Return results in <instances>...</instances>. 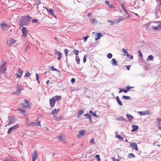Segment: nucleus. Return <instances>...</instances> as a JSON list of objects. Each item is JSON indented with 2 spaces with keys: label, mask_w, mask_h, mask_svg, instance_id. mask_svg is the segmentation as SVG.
I'll list each match as a JSON object with an SVG mask.
<instances>
[{
  "label": "nucleus",
  "mask_w": 161,
  "mask_h": 161,
  "mask_svg": "<svg viewBox=\"0 0 161 161\" xmlns=\"http://www.w3.org/2000/svg\"><path fill=\"white\" fill-rule=\"evenodd\" d=\"M22 20L20 24V26L27 25L30 20L29 17L24 16L22 17Z\"/></svg>",
  "instance_id": "nucleus-1"
},
{
  "label": "nucleus",
  "mask_w": 161,
  "mask_h": 161,
  "mask_svg": "<svg viewBox=\"0 0 161 161\" xmlns=\"http://www.w3.org/2000/svg\"><path fill=\"white\" fill-rule=\"evenodd\" d=\"M23 26H20V29L21 30L23 34V37L25 38L27 36L28 31L26 28L24 27Z\"/></svg>",
  "instance_id": "nucleus-2"
},
{
  "label": "nucleus",
  "mask_w": 161,
  "mask_h": 161,
  "mask_svg": "<svg viewBox=\"0 0 161 161\" xmlns=\"http://www.w3.org/2000/svg\"><path fill=\"white\" fill-rule=\"evenodd\" d=\"M41 121H38L37 123L36 124V122H31L30 123H28V119H26V124L28 126H30L31 125H33V126H41V125L40 124Z\"/></svg>",
  "instance_id": "nucleus-3"
},
{
  "label": "nucleus",
  "mask_w": 161,
  "mask_h": 161,
  "mask_svg": "<svg viewBox=\"0 0 161 161\" xmlns=\"http://www.w3.org/2000/svg\"><path fill=\"white\" fill-rule=\"evenodd\" d=\"M31 105V103L27 100H25V103H23L22 105V106L23 108H29Z\"/></svg>",
  "instance_id": "nucleus-4"
},
{
  "label": "nucleus",
  "mask_w": 161,
  "mask_h": 161,
  "mask_svg": "<svg viewBox=\"0 0 161 161\" xmlns=\"http://www.w3.org/2000/svg\"><path fill=\"white\" fill-rule=\"evenodd\" d=\"M19 127V125L17 124L15 125L14 126L10 128L8 130V134L11 133L12 131H14L16 129Z\"/></svg>",
  "instance_id": "nucleus-5"
},
{
  "label": "nucleus",
  "mask_w": 161,
  "mask_h": 161,
  "mask_svg": "<svg viewBox=\"0 0 161 161\" xmlns=\"http://www.w3.org/2000/svg\"><path fill=\"white\" fill-rule=\"evenodd\" d=\"M122 50L125 53L124 55H126L128 58H130L131 59H133V56L129 55L127 51V50L126 49L124 48H123L122 49Z\"/></svg>",
  "instance_id": "nucleus-6"
},
{
  "label": "nucleus",
  "mask_w": 161,
  "mask_h": 161,
  "mask_svg": "<svg viewBox=\"0 0 161 161\" xmlns=\"http://www.w3.org/2000/svg\"><path fill=\"white\" fill-rule=\"evenodd\" d=\"M16 41L13 39H10L7 41V44L9 46H11L13 44H14Z\"/></svg>",
  "instance_id": "nucleus-7"
},
{
  "label": "nucleus",
  "mask_w": 161,
  "mask_h": 161,
  "mask_svg": "<svg viewBox=\"0 0 161 161\" xmlns=\"http://www.w3.org/2000/svg\"><path fill=\"white\" fill-rule=\"evenodd\" d=\"M130 147L135 149L136 151H138V149L137 147V145L136 142H131L130 143Z\"/></svg>",
  "instance_id": "nucleus-8"
},
{
  "label": "nucleus",
  "mask_w": 161,
  "mask_h": 161,
  "mask_svg": "<svg viewBox=\"0 0 161 161\" xmlns=\"http://www.w3.org/2000/svg\"><path fill=\"white\" fill-rule=\"evenodd\" d=\"M45 8L46 9L48 13H49L52 16H53L54 17L56 18V17L54 14L53 10V9L51 8H48L46 7H45Z\"/></svg>",
  "instance_id": "nucleus-9"
},
{
  "label": "nucleus",
  "mask_w": 161,
  "mask_h": 161,
  "mask_svg": "<svg viewBox=\"0 0 161 161\" xmlns=\"http://www.w3.org/2000/svg\"><path fill=\"white\" fill-rule=\"evenodd\" d=\"M32 161H35V160L37 159L38 158V155L36 151L35 150L34 153L32 154Z\"/></svg>",
  "instance_id": "nucleus-10"
},
{
  "label": "nucleus",
  "mask_w": 161,
  "mask_h": 161,
  "mask_svg": "<svg viewBox=\"0 0 161 161\" xmlns=\"http://www.w3.org/2000/svg\"><path fill=\"white\" fill-rule=\"evenodd\" d=\"M6 63L3 62L2 64L0 66V70H6Z\"/></svg>",
  "instance_id": "nucleus-11"
},
{
  "label": "nucleus",
  "mask_w": 161,
  "mask_h": 161,
  "mask_svg": "<svg viewBox=\"0 0 161 161\" xmlns=\"http://www.w3.org/2000/svg\"><path fill=\"white\" fill-rule=\"evenodd\" d=\"M19 88V89H17L14 93L15 94H18L20 93V92L23 90V89L19 85L17 86V88Z\"/></svg>",
  "instance_id": "nucleus-12"
},
{
  "label": "nucleus",
  "mask_w": 161,
  "mask_h": 161,
  "mask_svg": "<svg viewBox=\"0 0 161 161\" xmlns=\"http://www.w3.org/2000/svg\"><path fill=\"white\" fill-rule=\"evenodd\" d=\"M54 53L55 54L57 55L58 56V58H57L59 60L61 58V53L57 50H55Z\"/></svg>",
  "instance_id": "nucleus-13"
},
{
  "label": "nucleus",
  "mask_w": 161,
  "mask_h": 161,
  "mask_svg": "<svg viewBox=\"0 0 161 161\" xmlns=\"http://www.w3.org/2000/svg\"><path fill=\"white\" fill-rule=\"evenodd\" d=\"M61 97V96L56 95L54 96L51 98L54 101H55V102H56V101H58L59 100Z\"/></svg>",
  "instance_id": "nucleus-14"
},
{
  "label": "nucleus",
  "mask_w": 161,
  "mask_h": 161,
  "mask_svg": "<svg viewBox=\"0 0 161 161\" xmlns=\"http://www.w3.org/2000/svg\"><path fill=\"white\" fill-rule=\"evenodd\" d=\"M158 25L156 26H153L152 28L154 30H159L161 29V23H157Z\"/></svg>",
  "instance_id": "nucleus-15"
},
{
  "label": "nucleus",
  "mask_w": 161,
  "mask_h": 161,
  "mask_svg": "<svg viewBox=\"0 0 161 161\" xmlns=\"http://www.w3.org/2000/svg\"><path fill=\"white\" fill-rule=\"evenodd\" d=\"M139 113L141 115H145L147 114H149L150 112L149 110L145 111H140L139 112Z\"/></svg>",
  "instance_id": "nucleus-16"
},
{
  "label": "nucleus",
  "mask_w": 161,
  "mask_h": 161,
  "mask_svg": "<svg viewBox=\"0 0 161 161\" xmlns=\"http://www.w3.org/2000/svg\"><path fill=\"white\" fill-rule=\"evenodd\" d=\"M49 101L51 107L53 108L54 106L55 102L52 98L50 99Z\"/></svg>",
  "instance_id": "nucleus-17"
},
{
  "label": "nucleus",
  "mask_w": 161,
  "mask_h": 161,
  "mask_svg": "<svg viewBox=\"0 0 161 161\" xmlns=\"http://www.w3.org/2000/svg\"><path fill=\"white\" fill-rule=\"evenodd\" d=\"M85 131L83 130H81L79 133V134L77 135V137L80 138L81 136H83L85 135Z\"/></svg>",
  "instance_id": "nucleus-18"
},
{
  "label": "nucleus",
  "mask_w": 161,
  "mask_h": 161,
  "mask_svg": "<svg viewBox=\"0 0 161 161\" xmlns=\"http://www.w3.org/2000/svg\"><path fill=\"white\" fill-rule=\"evenodd\" d=\"M23 74V71H18L16 74V76L17 78H20Z\"/></svg>",
  "instance_id": "nucleus-19"
},
{
  "label": "nucleus",
  "mask_w": 161,
  "mask_h": 161,
  "mask_svg": "<svg viewBox=\"0 0 161 161\" xmlns=\"http://www.w3.org/2000/svg\"><path fill=\"white\" fill-rule=\"evenodd\" d=\"M126 117L129 121L130 122H131L132 120L133 119V117L130 114H127Z\"/></svg>",
  "instance_id": "nucleus-20"
},
{
  "label": "nucleus",
  "mask_w": 161,
  "mask_h": 161,
  "mask_svg": "<svg viewBox=\"0 0 161 161\" xmlns=\"http://www.w3.org/2000/svg\"><path fill=\"white\" fill-rule=\"evenodd\" d=\"M59 108H58L57 110H56V109H55L53 110L51 114H53V115L57 114L59 112Z\"/></svg>",
  "instance_id": "nucleus-21"
},
{
  "label": "nucleus",
  "mask_w": 161,
  "mask_h": 161,
  "mask_svg": "<svg viewBox=\"0 0 161 161\" xmlns=\"http://www.w3.org/2000/svg\"><path fill=\"white\" fill-rule=\"evenodd\" d=\"M132 129L131 130L133 132L136 131L138 130V127L137 125H132Z\"/></svg>",
  "instance_id": "nucleus-22"
},
{
  "label": "nucleus",
  "mask_w": 161,
  "mask_h": 161,
  "mask_svg": "<svg viewBox=\"0 0 161 161\" xmlns=\"http://www.w3.org/2000/svg\"><path fill=\"white\" fill-rule=\"evenodd\" d=\"M105 3L107 6L110 8H113V6L112 5V4H110L109 2L108 1H106Z\"/></svg>",
  "instance_id": "nucleus-23"
},
{
  "label": "nucleus",
  "mask_w": 161,
  "mask_h": 161,
  "mask_svg": "<svg viewBox=\"0 0 161 161\" xmlns=\"http://www.w3.org/2000/svg\"><path fill=\"white\" fill-rule=\"evenodd\" d=\"M116 98L117 101L118 103L121 106H122L123 104H122V103L120 101L119 97L118 96L116 97Z\"/></svg>",
  "instance_id": "nucleus-24"
},
{
  "label": "nucleus",
  "mask_w": 161,
  "mask_h": 161,
  "mask_svg": "<svg viewBox=\"0 0 161 161\" xmlns=\"http://www.w3.org/2000/svg\"><path fill=\"white\" fill-rule=\"evenodd\" d=\"M1 26L2 29L3 30H4L6 28L8 27V25L5 23L1 24Z\"/></svg>",
  "instance_id": "nucleus-25"
},
{
  "label": "nucleus",
  "mask_w": 161,
  "mask_h": 161,
  "mask_svg": "<svg viewBox=\"0 0 161 161\" xmlns=\"http://www.w3.org/2000/svg\"><path fill=\"white\" fill-rule=\"evenodd\" d=\"M111 64L113 65H116L117 64V62L114 58H112L111 60Z\"/></svg>",
  "instance_id": "nucleus-26"
},
{
  "label": "nucleus",
  "mask_w": 161,
  "mask_h": 161,
  "mask_svg": "<svg viewBox=\"0 0 161 161\" xmlns=\"http://www.w3.org/2000/svg\"><path fill=\"white\" fill-rule=\"evenodd\" d=\"M90 21L92 24H97L98 23V21L95 18L90 19Z\"/></svg>",
  "instance_id": "nucleus-27"
},
{
  "label": "nucleus",
  "mask_w": 161,
  "mask_h": 161,
  "mask_svg": "<svg viewBox=\"0 0 161 161\" xmlns=\"http://www.w3.org/2000/svg\"><path fill=\"white\" fill-rule=\"evenodd\" d=\"M14 121V118L12 117H11L9 118L8 124L7 125H9L11 123L13 122Z\"/></svg>",
  "instance_id": "nucleus-28"
},
{
  "label": "nucleus",
  "mask_w": 161,
  "mask_h": 161,
  "mask_svg": "<svg viewBox=\"0 0 161 161\" xmlns=\"http://www.w3.org/2000/svg\"><path fill=\"white\" fill-rule=\"evenodd\" d=\"M121 6L123 11H124V12L125 13L127 14L128 12L125 8V5L124 4H121Z\"/></svg>",
  "instance_id": "nucleus-29"
},
{
  "label": "nucleus",
  "mask_w": 161,
  "mask_h": 161,
  "mask_svg": "<svg viewBox=\"0 0 161 161\" xmlns=\"http://www.w3.org/2000/svg\"><path fill=\"white\" fill-rule=\"evenodd\" d=\"M101 35L100 33H97V37L95 38V40L96 41L97 40L100 39L101 37Z\"/></svg>",
  "instance_id": "nucleus-30"
},
{
  "label": "nucleus",
  "mask_w": 161,
  "mask_h": 161,
  "mask_svg": "<svg viewBox=\"0 0 161 161\" xmlns=\"http://www.w3.org/2000/svg\"><path fill=\"white\" fill-rule=\"evenodd\" d=\"M53 117L57 121H59L62 119V118L61 117H57L56 116H54Z\"/></svg>",
  "instance_id": "nucleus-31"
},
{
  "label": "nucleus",
  "mask_w": 161,
  "mask_h": 161,
  "mask_svg": "<svg viewBox=\"0 0 161 161\" xmlns=\"http://www.w3.org/2000/svg\"><path fill=\"white\" fill-rule=\"evenodd\" d=\"M89 113L95 117H97L96 114L94 113L92 111V110H90L89 112Z\"/></svg>",
  "instance_id": "nucleus-32"
},
{
  "label": "nucleus",
  "mask_w": 161,
  "mask_h": 161,
  "mask_svg": "<svg viewBox=\"0 0 161 161\" xmlns=\"http://www.w3.org/2000/svg\"><path fill=\"white\" fill-rule=\"evenodd\" d=\"M135 156L132 153H130L128 154V157L129 158H134Z\"/></svg>",
  "instance_id": "nucleus-33"
},
{
  "label": "nucleus",
  "mask_w": 161,
  "mask_h": 161,
  "mask_svg": "<svg viewBox=\"0 0 161 161\" xmlns=\"http://www.w3.org/2000/svg\"><path fill=\"white\" fill-rule=\"evenodd\" d=\"M75 59L76 61L78 64H79L80 63V58L79 56H76L75 57Z\"/></svg>",
  "instance_id": "nucleus-34"
},
{
  "label": "nucleus",
  "mask_w": 161,
  "mask_h": 161,
  "mask_svg": "<svg viewBox=\"0 0 161 161\" xmlns=\"http://www.w3.org/2000/svg\"><path fill=\"white\" fill-rule=\"evenodd\" d=\"M64 136L63 135H61L58 137V139L60 140H62V139H64Z\"/></svg>",
  "instance_id": "nucleus-35"
},
{
  "label": "nucleus",
  "mask_w": 161,
  "mask_h": 161,
  "mask_svg": "<svg viewBox=\"0 0 161 161\" xmlns=\"http://www.w3.org/2000/svg\"><path fill=\"white\" fill-rule=\"evenodd\" d=\"M116 119L117 120H122V121L125 120V119L123 117H119L118 118H117Z\"/></svg>",
  "instance_id": "nucleus-36"
},
{
  "label": "nucleus",
  "mask_w": 161,
  "mask_h": 161,
  "mask_svg": "<svg viewBox=\"0 0 161 161\" xmlns=\"http://www.w3.org/2000/svg\"><path fill=\"white\" fill-rule=\"evenodd\" d=\"M123 92H124L126 93L127 92V90H124V89H120L119 92L121 93Z\"/></svg>",
  "instance_id": "nucleus-37"
},
{
  "label": "nucleus",
  "mask_w": 161,
  "mask_h": 161,
  "mask_svg": "<svg viewBox=\"0 0 161 161\" xmlns=\"http://www.w3.org/2000/svg\"><path fill=\"white\" fill-rule=\"evenodd\" d=\"M95 158L97 159V161H100V155H97L95 156Z\"/></svg>",
  "instance_id": "nucleus-38"
},
{
  "label": "nucleus",
  "mask_w": 161,
  "mask_h": 161,
  "mask_svg": "<svg viewBox=\"0 0 161 161\" xmlns=\"http://www.w3.org/2000/svg\"><path fill=\"white\" fill-rule=\"evenodd\" d=\"M83 113H84V112L83 110H81L79 111L78 112V117H80L81 114H82Z\"/></svg>",
  "instance_id": "nucleus-39"
},
{
  "label": "nucleus",
  "mask_w": 161,
  "mask_h": 161,
  "mask_svg": "<svg viewBox=\"0 0 161 161\" xmlns=\"http://www.w3.org/2000/svg\"><path fill=\"white\" fill-rule=\"evenodd\" d=\"M122 97L123 98L126 99H130V97L125 96H123Z\"/></svg>",
  "instance_id": "nucleus-40"
},
{
  "label": "nucleus",
  "mask_w": 161,
  "mask_h": 161,
  "mask_svg": "<svg viewBox=\"0 0 161 161\" xmlns=\"http://www.w3.org/2000/svg\"><path fill=\"white\" fill-rule=\"evenodd\" d=\"M153 57L152 55H150L148 56L147 59H148L150 60H152L153 59Z\"/></svg>",
  "instance_id": "nucleus-41"
},
{
  "label": "nucleus",
  "mask_w": 161,
  "mask_h": 161,
  "mask_svg": "<svg viewBox=\"0 0 161 161\" xmlns=\"http://www.w3.org/2000/svg\"><path fill=\"white\" fill-rule=\"evenodd\" d=\"M107 57L108 58H111L112 57V55L111 53H108L107 55Z\"/></svg>",
  "instance_id": "nucleus-42"
},
{
  "label": "nucleus",
  "mask_w": 161,
  "mask_h": 161,
  "mask_svg": "<svg viewBox=\"0 0 161 161\" xmlns=\"http://www.w3.org/2000/svg\"><path fill=\"white\" fill-rule=\"evenodd\" d=\"M36 80L39 83L40 81H39V76L38 75L37 73H36Z\"/></svg>",
  "instance_id": "nucleus-43"
},
{
  "label": "nucleus",
  "mask_w": 161,
  "mask_h": 161,
  "mask_svg": "<svg viewBox=\"0 0 161 161\" xmlns=\"http://www.w3.org/2000/svg\"><path fill=\"white\" fill-rule=\"evenodd\" d=\"M116 137L118 138H119V139H120V140H123V137H122L120 135H117L116 136Z\"/></svg>",
  "instance_id": "nucleus-44"
},
{
  "label": "nucleus",
  "mask_w": 161,
  "mask_h": 161,
  "mask_svg": "<svg viewBox=\"0 0 161 161\" xmlns=\"http://www.w3.org/2000/svg\"><path fill=\"white\" fill-rule=\"evenodd\" d=\"M50 70H58V69H56L54 67V66L51 67L49 69Z\"/></svg>",
  "instance_id": "nucleus-45"
},
{
  "label": "nucleus",
  "mask_w": 161,
  "mask_h": 161,
  "mask_svg": "<svg viewBox=\"0 0 161 161\" xmlns=\"http://www.w3.org/2000/svg\"><path fill=\"white\" fill-rule=\"evenodd\" d=\"M85 116H86L87 118L89 119L90 118H91V116L90 114H84Z\"/></svg>",
  "instance_id": "nucleus-46"
},
{
  "label": "nucleus",
  "mask_w": 161,
  "mask_h": 161,
  "mask_svg": "<svg viewBox=\"0 0 161 161\" xmlns=\"http://www.w3.org/2000/svg\"><path fill=\"white\" fill-rule=\"evenodd\" d=\"M69 51L67 49H64V52L65 54V56H66L68 53Z\"/></svg>",
  "instance_id": "nucleus-47"
},
{
  "label": "nucleus",
  "mask_w": 161,
  "mask_h": 161,
  "mask_svg": "<svg viewBox=\"0 0 161 161\" xmlns=\"http://www.w3.org/2000/svg\"><path fill=\"white\" fill-rule=\"evenodd\" d=\"M74 52L75 54L76 55H77L78 54L79 51L78 50H76L75 49H74Z\"/></svg>",
  "instance_id": "nucleus-48"
},
{
  "label": "nucleus",
  "mask_w": 161,
  "mask_h": 161,
  "mask_svg": "<svg viewBox=\"0 0 161 161\" xmlns=\"http://www.w3.org/2000/svg\"><path fill=\"white\" fill-rule=\"evenodd\" d=\"M31 75V74L29 72H27L25 73V76L27 77H29Z\"/></svg>",
  "instance_id": "nucleus-49"
},
{
  "label": "nucleus",
  "mask_w": 161,
  "mask_h": 161,
  "mask_svg": "<svg viewBox=\"0 0 161 161\" xmlns=\"http://www.w3.org/2000/svg\"><path fill=\"white\" fill-rule=\"evenodd\" d=\"M89 37V36H86L84 37H83V39L84 40V41L85 42L87 40V39Z\"/></svg>",
  "instance_id": "nucleus-50"
},
{
  "label": "nucleus",
  "mask_w": 161,
  "mask_h": 161,
  "mask_svg": "<svg viewBox=\"0 0 161 161\" xmlns=\"http://www.w3.org/2000/svg\"><path fill=\"white\" fill-rule=\"evenodd\" d=\"M38 21V20L36 19H33L32 20V22L34 23H37Z\"/></svg>",
  "instance_id": "nucleus-51"
},
{
  "label": "nucleus",
  "mask_w": 161,
  "mask_h": 161,
  "mask_svg": "<svg viewBox=\"0 0 161 161\" xmlns=\"http://www.w3.org/2000/svg\"><path fill=\"white\" fill-rule=\"evenodd\" d=\"M90 142L92 143H95V141L93 138H92L90 141Z\"/></svg>",
  "instance_id": "nucleus-52"
},
{
  "label": "nucleus",
  "mask_w": 161,
  "mask_h": 161,
  "mask_svg": "<svg viewBox=\"0 0 161 161\" xmlns=\"http://www.w3.org/2000/svg\"><path fill=\"white\" fill-rule=\"evenodd\" d=\"M132 88V87H130V86H127L126 87V90H127V92L128 91V90H130V89Z\"/></svg>",
  "instance_id": "nucleus-53"
},
{
  "label": "nucleus",
  "mask_w": 161,
  "mask_h": 161,
  "mask_svg": "<svg viewBox=\"0 0 161 161\" xmlns=\"http://www.w3.org/2000/svg\"><path fill=\"white\" fill-rule=\"evenodd\" d=\"M112 159L113 161H119V160L118 159H115L113 157L112 158Z\"/></svg>",
  "instance_id": "nucleus-54"
},
{
  "label": "nucleus",
  "mask_w": 161,
  "mask_h": 161,
  "mask_svg": "<svg viewBox=\"0 0 161 161\" xmlns=\"http://www.w3.org/2000/svg\"><path fill=\"white\" fill-rule=\"evenodd\" d=\"M83 61L84 63H85L86 61V55H85L84 57Z\"/></svg>",
  "instance_id": "nucleus-55"
},
{
  "label": "nucleus",
  "mask_w": 161,
  "mask_h": 161,
  "mask_svg": "<svg viewBox=\"0 0 161 161\" xmlns=\"http://www.w3.org/2000/svg\"><path fill=\"white\" fill-rule=\"evenodd\" d=\"M87 16L89 17V18H90L91 16L92 15V14L91 13H88L87 14Z\"/></svg>",
  "instance_id": "nucleus-56"
},
{
  "label": "nucleus",
  "mask_w": 161,
  "mask_h": 161,
  "mask_svg": "<svg viewBox=\"0 0 161 161\" xmlns=\"http://www.w3.org/2000/svg\"><path fill=\"white\" fill-rule=\"evenodd\" d=\"M130 66H131L130 65H126V66H125L126 67V69H127V70H129L130 68Z\"/></svg>",
  "instance_id": "nucleus-57"
},
{
  "label": "nucleus",
  "mask_w": 161,
  "mask_h": 161,
  "mask_svg": "<svg viewBox=\"0 0 161 161\" xmlns=\"http://www.w3.org/2000/svg\"><path fill=\"white\" fill-rule=\"evenodd\" d=\"M4 161H12L11 159L9 158H6L4 160Z\"/></svg>",
  "instance_id": "nucleus-58"
},
{
  "label": "nucleus",
  "mask_w": 161,
  "mask_h": 161,
  "mask_svg": "<svg viewBox=\"0 0 161 161\" xmlns=\"http://www.w3.org/2000/svg\"><path fill=\"white\" fill-rule=\"evenodd\" d=\"M75 81V79L74 78H72L71 79V81L72 83H74Z\"/></svg>",
  "instance_id": "nucleus-59"
},
{
  "label": "nucleus",
  "mask_w": 161,
  "mask_h": 161,
  "mask_svg": "<svg viewBox=\"0 0 161 161\" xmlns=\"http://www.w3.org/2000/svg\"><path fill=\"white\" fill-rule=\"evenodd\" d=\"M108 21L109 22L111 23L112 25L114 24V21H111L109 20H108Z\"/></svg>",
  "instance_id": "nucleus-60"
},
{
  "label": "nucleus",
  "mask_w": 161,
  "mask_h": 161,
  "mask_svg": "<svg viewBox=\"0 0 161 161\" xmlns=\"http://www.w3.org/2000/svg\"><path fill=\"white\" fill-rule=\"evenodd\" d=\"M157 120L158 121V123L159 124L160 122L161 121V119L160 118H158L157 119Z\"/></svg>",
  "instance_id": "nucleus-61"
},
{
  "label": "nucleus",
  "mask_w": 161,
  "mask_h": 161,
  "mask_svg": "<svg viewBox=\"0 0 161 161\" xmlns=\"http://www.w3.org/2000/svg\"><path fill=\"white\" fill-rule=\"evenodd\" d=\"M124 20V19H123L122 18H120L118 19V20L119 21L118 22H119L121 20Z\"/></svg>",
  "instance_id": "nucleus-62"
},
{
  "label": "nucleus",
  "mask_w": 161,
  "mask_h": 161,
  "mask_svg": "<svg viewBox=\"0 0 161 161\" xmlns=\"http://www.w3.org/2000/svg\"><path fill=\"white\" fill-rule=\"evenodd\" d=\"M25 111V110H20V112L21 113H24Z\"/></svg>",
  "instance_id": "nucleus-63"
},
{
  "label": "nucleus",
  "mask_w": 161,
  "mask_h": 161,
  "mask_svg": "<svg viewBox=\"0 0 161 161\" xmlns=\"http://www.w3.org/2000/svg\"><path fill=\"white\" fill-rule=\"evenodd\" d=\"M139 54H140V56H141V57H142V53H141V51H139Z\"/></svg>",
  "instance_id": "nucleus-64"
}]
</instances>
